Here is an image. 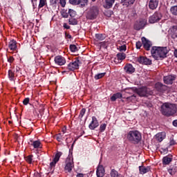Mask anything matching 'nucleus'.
<instances>
[{
    "mask_svg": "<svg viewBox=\"0 0 177 177\" xmlns=\"http://www.w3.org/2000/svg\"><path fill=\"white\" fill-rule=\"evenodd\" d=\"M137 62L140 63V64H145V66H150V64H151V60L145 56L138 57Z\"/></svg>",
    "mask_w": 177,
    "mask_h": 177,
    "instance_id": "9d476101",
    "label": "nucleus"
},
{
    "mask_svg": "<svg viewBox=\"0 0 177 177\" xmlns=\"http://www.w3.org/2000/svg\"><path fill=\"white\" fill-rule=\"evenodd\" d=\"M170 12L172 13L174 16H177V6H172L170 8Z\"/></svg>",
    "mask_w": 177,
    "mask_h": 177,
    "instance_id": "4c0bfd02",
    "label": "nucleus"
},
{
    "mask_svg": "<svg viewBox=\"0 0 177 177\" xmlns=\"http://www.w3.org/2000/svg\"><path fill=\"white\" fill-rule=\"evenodd\" d=\"M171 32H174L172 35V38H177V26H174L171 28Z\"/></svg>",
    "mask_w": 177,
    "mask_h": 177,
    "instance_id": "c9c22d12",
    "label": "nucleus"
},
{
    "mask_svg": "<svg viewBox=\"0 0 177 177\" xmlns=\"http://www.w3.org/2000/svg\"><path fill=\"white\" fill-rule=\"evenodd\" d=\"M99 15V8L96 6H92L88 11L86 14V19L88 20H95Z\"/></svg>",
    "mask_w": 177,
    "mask_h": 177,
    "instance_id": "39448f33",
    "label": "nucleus"
},
{
    "mask_svg": "<svg viewBox=\"0 0 177 177\" xmlns=\"http://www.w3.org/2000/svg\"><path fill=\"white\" fill-rule=\"evenodd\" d=\"M80 8H84L88 5V0H79V4Z\"/></svg>",
    "mask_w": 177,
    "mask_h": 177,
    "instance_id": "473e14b6",
    "label": "nucleus"
},
{
    "mask_svg": "<svg viewBox=\"0 0 177 177\" xmlns=\"http://www.w3.org/2000/svg\"><path fill=\"white\" fill-rule=\"evenodd\" d=\"M161 17H162L161 13L156 12L152 16L149 17V23H151V24L157 23V21H160V20H161Z\"/></svg>",
    "mask_w": 177,
    "mask_h": 177,
    "instance_id": "1a4fd4ad",
    "label": "nucleus"
},
{
    "mask_svg": "<svg viewBox=\"0 0 177 177\" xmlns=\"http://www.w3.org/2000/svg\"><path fill=\"white\" fill-rule=\"evenodd\" d=\"M65 37H66V38H68V39H71V38H73L71 35L68 34V33H65Z\"/></svg>",
    "mask_w": 177,
    "mask_h": 177,
    "instance_id": "4d7b16f0",
    "label": "nucleus"
},
{
    "mask_svg": "<svg viewBox=\"0 0 177 177\" xmlns=\"http://www.w3.org/2000/svg\"><path fill=\"white\" fill-rule=\"evenodd\" d=\"M76 177H84V174H77Z\"/></svg>",
    "mask_w": 177,
    "mask_h": 177,
    "instance_id": "e2e57ef3",
    "label": "nucleus"
},
{
    "mask_svg": "<svg viewBox=\"0 0 177 177\" xmlns=\"http://www.w3.org/2000/svg\"><path fill=\"white\" fill-rule=\"evenodd\" d=\"M104 75H106V73H98L94 76V78L96 81H97V80L103 78Z\"/></svg>",
    "mask_w": 177,
    "mask_h": 177,
    "instance_id": "f704fd0d",
    "label": "nucleus"
},
{
    "mask_svg": "<svg viewBox=\"0 0 177 177\" xmlns=\"http://www.w3.org/2000/svg\"><path fill=\"white\" fill-rule=\"evenodd\" d=\"M127 139L131 143H133L134 145H138L140 140H142V133L139 132L138 130L130 131L127 134Z\"/></svg>",
    "mask_w": 177,
    "mask_h": 177,
    "instance_id": "7ed1b4c3",
    "label": "nucleus"
},
{
    "mask_svg": "<svg viewBox=\"0 0 177 177\" xmlns=\"http://www.w3.org/2000/svg\"><path fill=\"white\" fill-rule=\"evenodd\" d=\"M68 23L71 26H77L78 21L75 18H71L68 19Z\"/></svg>",
    "mask_w": 177,
    "mask_h": 177,
    "instance_id": "7c9ffc66",
    "label": "nucleus"
},
{
    "mask_svg": "<svg viewBox=\"0 0 177 177\" xmlns=\"http://www.w3.org/2000/svg\"><path fill=\"white\" fill-rule=\"evenodd\" d=\"M28 144L30 146H32L34 149H41L42 147V144L41 143V140H30V142Z\"/></svg>",
    "mask_w": 177,
    "mask_h": 177,
    "instance_id": "dca6fc26",
    "label": "nucleus"
},
{
    "mask_svg": "<svg viewBox=\"0 0 177 177\" xmlns=\"http://www.w3.org/2000/svg\"><path fill=\"white\" fill-rule=\"evenodd\" d=\"M65 162V171H66V172H71V171H73V168H74V159L73 158V156L69 155L66 158Z\"/></svg>",
    "mask_w": 177,
    "mask_h": 177,
    "instance_id": "0eeeda50",
    "label": "nucleus"
},
{
    "mask_svg": "<svg viewBox=\"0 0 177 177\" xmlns=\"http://www.w3.org/2000/svg\"><path fill=\"white\" fill-rule=\"evenodd\" d=\"M136 92L140 97H147L148 96H150V95L153 94V92L149 91L147 87L136 88Z\"/></svg>",
    "mask_w": 177,
    "mask_h": 177,
    "instance_id": "423d86ee",
    "label": "nucleus"
},
{
    "mask_svg": "<svg viewBox=\"0 0 177 177\" xmlns=\"http://www.w3.org/2000/svg\"><path fill=\"white\" fill-rule=\"evenodd\" d=\"M160 111L162 113V115L171 117V115L176 114L177 106L176 104L165 102L160 106Z\"/></svg>",
    "mask_w": 177,
    "mask_h": 177,
    "instance_id": "f257e3e1",
    "label": "nucleus"
},
{
    "mask_svg": "<svg viewBox=\"0 0 177 177\" xmlns=\"http://www.w3.org/2000/svg\"><path fill=\"white\" fill-rule=\"evenodd\" d=\"M135 1L136 0H121L120 3L124 6H129L131 5H133L135 3Z\"/></svg>",
    "mask_w": 177,
    "mask_h": 177,
    "instance_id": "393cba45",
    "label": "nucleus"
},
{
    "mask_svg": "<svg viewBox=\"0 0 177 177\" xmlns=\"http://www.w3.org/2000/svg\"><path fill=\"white\" fill-rule=\"evenodd\" d=\"M95 37L96 41H104L106 39V34L96 33Z\"/></svg>",
    "mask_w": 177,
    "mask_h": 177,
    "instance_id": "a878e982",
    "label": "nucleus"
},
{
    "mask_svg": "<svg viewBox=\"0 0 177 177\" xmlns=\"http://www.w3.org/2000/svg\"><path fill=\"white\" fill-rule=\"evenodd\" d=\"M107 13H108V17H111V15H113V11L109 10L107 12Z\"/></svg>",
    "mask_w": 177,
    "mask_h": 177,
    "instance_id": "bf43d9fd",
    "label": "nucleus"
},
{
    "mask_svg": "<svg viewBox=\"0 0 177 177\" xmlns=\"http://www.w3.org/2000/svg\"><path fill=\"white\" fill-rule=\"evenodd\" d=\"M85 113H86V109L85 108L82 109L79 115V118L82 119L84 115H85Z\"/></svg>",
    "mask_w": 177,
    "mask_h": 177,
    "instance_id": "79ce46f5",
    "label": "nucleus"
},
{
    "mask_svg": "<svg viewBox=\"0 0 177 177\" xmlns=\"http://www.w3.org/2000/svg\"><path fill=\"white\" fill-rule=\"evenodd\" d=\"M56 140H57V142H62V140H64V138L63 137V136H62V133H58L56 136Z\"/></svg>",
    "mask_w": 177,
    "mask_h": 177,
    "instance_id": "37998d69",
    "label": "nucleus"
},
{
    "mask_svg": "<svg viewBox=\"0 0 177 177\" xmlns=\"http://www.w3.org/2000/svg\"><path fill=\"white\" fill-rule=\"evenodd\" d=\"M30 103V98L26 97L24 100L23 101V104H24V106H27V104H28Z\"/></svg>",
    "mask_w": 177,
    "mask_h": 177,
    "instance_id": "8fccbe9b",
    "label": "nucleus"
},
{
    "mask_svg": "<svg viewBox=\"0 0 177 177\" xmlns=\"http://www.w3.org/2000/svg\"><path fill=\"white\" fill-rule=\"evenodd\" d=\"M97 127H99V122L97 121V118H96V117L95 116H93L92 121L88 125V128L89 129L93 130V129H96Z\"/></svg>",
    "mask_w": 177,
    "mask_h": 177,
    "instance_id": "4468645a",
    "label": "nucleus"
},
{
    "mask_svg": "<svg viewBox=\"0 0 177 177\" xmlns=\"http://www.w3.org/2000/svg\"><path fill=\"white\" fill-rule=\"evenodd\" d=\"M66 128H63V129H62V132H63V133H66Z\"/></svg>",
    "mask_w": 177,
    "mask_h": 177,
    "instance_id": "774afa93",
    "label": "nucleus"
},
{
    "mask_svg": "<svg viewBox=\"0 0 177 177\" xmlns=\"http://www.w3.org/2000/svg\"><path fill=\"white\" fill-rule=\"evenodd\" d=\"M174 55L175 56V57H177V49H176L174 52Z\"/></svg>",
    "mask_w": 177,
    "mask_h": 177,
    "instance_id": "0e129e2a",
    "label": "nucleus"
},
{
    "mask_svg": "<svg viewBox=\"0 0 177 177\" xmlns=\"http://www.w3.org/2000/svg\"><path fill=\"white\" fill-rule=\"evenodd\" d=\"M32 157H34V156L29 155V156L25 157L24 158H25L26 161L28 162V164H32Z\"/></svg>",
    "mask_w": 177,
    "mask_h": 177,
    "instance_id": "ea45409f",
    "label": "nucleus"
},
{
    "mask_svg": "<svg viewBox=\"0 0 177 177\" xmlns=\"http://www.w3.org/2000/svg\"><path fill=\"white\" fill-rule=\"evenodd\" d=\"M35 177H41V175L39 173L35 174Z\"/></svg>",
    "mask_w": 177,
    "mask_h": 177,
    "instance_id": "338daca9",
    "label": "nucleus"
},
{
    "mask_svg": "<svg viewBox=\"0 0 177 177\" xmlns=\"http://www.w3.org/2000/svg\"><path fill=\"white\" fill-rule=\"evenodd\" d=\"M114 2H115V0H105V5L104 6V8L105 9H111V8H113V5H114Z\"/></svg>",
    "mask_w": 177,
    "mask_h": 177,
    "instance_id": "5701e85b",
    "label": "nucleus"
},
{
    "mask_svg": "<svg viewBox=\"0 0 177 177\" xmlns=\"http://www.w3.org/2000/svg\"><path fill=\"white\" fill-rule=\"evenodd\" d=\"M73 140V138H66V142L67 144L70 143V140Z\"/></svg>",
    "mask_w": 177,
    "mask_h": 177,
    "instance_id": "680f3d73",
    "label": "nucleus"
},
{
    "mask_svg": "<svg viewBox=\"0 0 177 177\" xmlns=\"http://www.w3.org/2000/svg\"><path fill=\"white\" fill-rule=\"evenodd\" d=\"M8 78L10 81H15V73L12 70L8 71Z\"/></svg>",
    "mask_w": 177,
    "mask_h": 177,
    "instance_id": "2f4dec72",
    "label": "nucleus"
},
{
    "mask_svg": "<svg viewBox=\"0 0 177 177\" xmlns=\"http://www.w3.org/2000/svg\"><path fill=\"white\" fill-rule=\"evenodd\" d=\"M57 2H59V0H50V5L51 6H55L57 5Z\"/></svg>",
    "mask_w": 177,
    "mask_h": 177,
    "instance_id": "de8ad7c7",
    "label": "nucleus"
},
{
    "mask_svg": "<svg viewBox=\"0 0 177 177\" xmlns=\"http://www.w3.org/2000/svg\"><path fill=\"white\" fill-rule=\"evenodd\" d=\"M121 97H122V94L121 93H116L111 97V102H115L117 99H121Z\"/></svg>",
    "mask_w": 177,
    "mask_h": 177,
    "instance_id": "bb28decb",
    "label": "nucleus"
},
{
    "mask_svg": "<svg viewBox=\"0 0 177 177\" xmlns=\"http://www.w3.org/2000/svg\"><path fill=\"white\" fill-rule=\"evenodd\" d=\"M149 8L151 10H154L158 8V0H150L149 1Z\"/></svg>",
    "mask_w": 177,
    "mask_h": 177,
    "instance_id": "f3484780",
    "label": "nucleus"
},
{
    "mask_svg": "<svg viewBox=\"0 0 177 177\" xmlns=\"http://www.w3.org/2000/svg\"><path fill=\"white\" fill-rule=\"evenodd\" d=\"M151 53L156 60L158 59H165L168 54V48L167 47L153 46L151 50Z\"/></svg>",
    "mask_w": 177,
    "mask_h": 177,
    "instance_id": "f03ea898",
    "label": "nucleus"
},
{
    "mask_svg": "<svg viewBox=\"0 0 177 177\" xmlns=\"http://www.w3.org/2000/svg\"><path fill=\"white\" fill-rule=\"evenodd\" d=\"M97 177H104V168L102 165H99L97 168Z\"/></svg>",
    "mask_w": 177,
    "mask_h": 177,
    "instance_id": "412c9836",
    "label": "nucleus"
},
{
    "mask_svg": "<svg viewBox=\"0 0 177 177\" xmlns=\"http://www.w3.org/2000/svg\"><path fill=\"white\" fill-rule=\"evenodd\" d=\"M139 174L140 175H145V174H147V172H150V166L145 167V166H139Z\"/></svg>",
    "mask_w": 177,
    "mask_h": 177,
    "instance_id": "6ab92c4d",
    "label": "nucleus"
},
{
    "mask_svg": "<svg viewBox=\"0 0 177 177\" xmlns=\"http://www.w3.org/2000/svg\"><path fill=\"white\" fill-rule=\"evenodd\" d=\"M19 71H20V67L16 66V72L19 73Z\"/></svg>",
    "mask_w": 177,
    "mask_h": 177,
    "instance_id": "69168bd1",
    "label": "nucleus"
},
{
    "mask_svg": "<svg viewBox=\"0 0 177 177\" xmlns=\"http://www.w3.org/2000/svg\"><path fill=\"white\" fill-rule=\"evenodd\" d=\"M173 125L174 127H177V120L173 121Z\"/></svg>",
    "mask_w": 177,
    "mask_h": 177,
    "instance_id": "052dcab7",
    "label": "nucleus"
},
{
    "mask_svg": "<svg viewBox=\"0 0 177 177\" xmlns=\"http://www.w3.org/2000/svg\"><path fill=\"white\" fill-rule=\"evenodd\" d=\"M175 80H176V75H168L163 77V82L166 84V85H172Z\"/></svg>",
    "mask_w": 177,
    "mask_h": 177,
    "instance_id": "6e6552de",
    "label": "nucleus"
},
{
    "mask_svg": "<svg viewBox=\"0 0 177 177\" xmlns=\"http://www.w3.org/2000/svg\"><path fill=\"white\" fill-rule=\"evenodd\" d=\"M156 139L158 140V142H162L163 140L165 139V132H161L159 133H157L156 135Z\"/></svg>",
    "mask_w": 177,
    "mask_h": 177,
    "instance_id": "b1692460",
    "label": "nucleus"
},
{
    "mask_svg": "<svg viewBox=\"0 0 177 177\" xmlns=\"http://www.w3.org/2000/svg\"><path fill=\"white\" fill-rule=\"evenodd\" d=\"M59 3L62 8L66 6V0H59Z\"/></svg>",
    "mask_w": 177,
    "mask_h": 177,
    "instance_id": "6e6d98bb",
    "label": "nucleus"
},
{
    "mask_svg": "<svg viewBox=\"0 0 177 177\" xmlns=\"http://www.w3.org/2000/svg\"><path fill=\"white\" fill-rule=\"evenodd\" d=\"M119 50L120 52H122L123 50L125 51L127 50V46L125 44L121 46H119Z\"/></svg>",
    "mask_w": 177,
    "mask_h": 177,
    "instance_id": "3c124183",
    "label": "nucleus"
},
{
    "mask_svg": "<svg viewBox=\"0 0 177 177\" xmlns=\"http://www.w3.org/2000/svg\"><path fill=\"white\" fill-rule=\"evenodd\" d=\"M54 62L57 66H64L66 64V58L62 55H57L54 58Z\"/></svg>",
    "mask_w": 177,
    "mask_h": 177,
    "instance_id": "f8f14e48",
    "label": "nucleus"
},
{
    "mask_svg": "<svg viewBox=\"0 0 177 177\" xmlns=\"http://www.w3.org/2000/svg\"><path fill=\"white\" fill-rule=\"evenodd\" d=\"M111 177H123L121 174H119L115 169H112L110 172Z\"/></svg>",
    "mask_w": 177,
    "mask_h": 177,
    "instance_id": "cd10ccee",
    "label": "nucleus"
},
{
    "mask_svg": "<svg viewBox=\"0 0 177 177\" xmlns=\"http://www.w3.org/2000/svg\"><path fill=\"white\" fill-rule=\"evenodd\" d=\"M63 155L62 152L57 151L55 154V158H53L54 161H57L58 162L59 160H60V157Z\"/></svg>",
    "mask_w": 177,
    "mask_h": 177,
    "instance_id": "72a5a7b5",
    "label": "nucleus"
},
{
    "mask_svg": "<svg viewBox=\"0 0 177 177\" xmlns=\"http://www.w3.org/2000/svg\"><path fill=\"white\" fill-rule=\"evenodd\" d=\"M172 155H168L167 156L163 157L162 158V164L163 165H169L171 162H172L173 160Z\"/></svg>",
    "mask_w": 177,
    "mask_h": 177,
    "instance_id": "a211bd4d",
    "label": "nucleus"
},
{
    "mask_svg": "<svg viewBox=\"0 0 177 177\" xmlns=\"http://www.w3.org/2000/svg\"><path fill=\"white\" fill-rule=\"evenodd\" d=\"M45 5H47L46 0H39V9L44 8Z\"/></svg>",
    "mask_w": 177,
    "mask_h": 177,
    "instance_id": "a19ab883",
    "label": "nucleus"
},
{
    "mask_svg": "<svg viewBox=\"0 0 177 177\" xmlns=\"http://www.w3.org/2000/svg\"><path fill=\"white\" fill-rule=\"evenodd\" d=\"M124 71L127 74H132L135 71V68L132 64H127L124 66Z\"/></svg>",
    "mask_w": 177,
    "mask_h": 177,
    "instance_id": "aec40b11",
    "label": "nucleus"
},
{
    "mask_svg": "<svg viewBox=\"0 0 177 177\" xmlns=\"http://www.w3.org/2000/svg\"><path fill=\"white\" fill-rule=\"evenodd\" d=\"M8 48L10 49V50H16V49H17V42L16 40L12 39L10 41L8 44Z\"/></svg>",
    "mask_w": 177,
    "mask_h": 177,
    "instance_id": "4be33fe9",
    "label": "nucleus"
},
{
    "mask_svg": "<svg viewBox=\"0 0 177 177\" xmlns=\"http://www.w3.org/2000/svg\"><path fill=\"white\" fill-rule=\"evenodd\" d=\"M69 49L71 52L73 53L77 52V50H78V48L77 47V46H75V44H71L69 46Z\"/></svg>",
    "mask_w": 177,
    "mask_h": 177,
    "instance_id": "e433bc0d",
    "label": "nucleus"
},
{
    "mask_svg": "<svg viewBox=\"0 0 177 177\" xmlns=\"http://www.w3.org/2000/svg\"><path fill=\"white\" fill-rule=\"evenodd\" d=\"M7 60H8V63L12 64V63H13L15 62V57H13V56H10V57H8Z\"/></svg>",
    "mask_w": 177,
    "mask_h": 177,
    "instance_id": "09e8293b",
    "label": "nucleus"
},
{
    "mask_svg": "<svg viewBox=\"0 0 177 177\" xmlns=\"http://www.w3.org/2000/svg\"><path fill=\"white\" fill-rule=\"evenodd\" d=\"M136 46L137 49H140V48H142V41H137L136 44Z\"/></svg>",
    "mask_w": 177,
    "mask_h": 177,
    "instance_id": "864d4df0",
    "label": "nucleus"
},
{
    "mask_svg": "<svg viewBox=\"0 0 177 177\" xmlns=\"http://www.w3.org/2000/svg\"><path fill=\"white\" fill-rule=\"evenodd\" d=\"M80 68V57H76L70 62L66 67V71L64 73H68V71H75Z\"/></svg>",
    "mask_w": 177,
    "mask_h": 177,
    "instance_id": "20e7f679",
    "label": "nucleus"
},
{
    "mask_svg": "<svg viewBox=\"0 0 177 177\" xmlns=\"http://www.w3.org/2000/svg\"><path fill=\"white\" fill-rule=\"evenodd\" d=\"M146 21L141 20L140 21H137L134 24V30L139 31V30H142V28H145V26H146Z\"/></svg>",
    "mask_w": 177,
    "mask_h": 177,
    "instance_id": "2eb2a0df",
    "label": "nucleus"
},
{
    "mask_svg": "<svg viewBox=\"0 0 177 177\" xmlns=\"http://www.w3.org/2000/svg\"><path fill=\"white\" fill-rule=\"evenodd\" d=\"M169 174L171 176L175 175L176 174V167L175 166H170L169 169H167Z\"/></svg>",
    "mask_w": 177,
    "mask_h": 177,
    "instance_id": "c85d7f7f",
    "label": "nucleus"
},
{
    "mask_svg": "<svg viewBox=\"0 0 177 177\" xmlns=\"http://www.w3.org/2000/svg\"><path fill=\"white\" fill-rule=\"evenodd\" d=\"M116 56L118 60H124V59L127 57V55L124 53H119Z\"/></svg>",
    "mask_w": 177,
    "mask_h": 177,
    "instance_id": "c756f323",
    "label": "nucleus"
},
{
    "mask_svg": "<svg viewBox=\"0 0 177 177\" xmlns=\"http://www.w3.org/2000/svg\"><path fill=\"white\" fill-rule=\"evenodd\" d=\"M69 3H71V5H73L74 6L80 5L79 0H69Z\"/></svg>",
    "mask_w": 177,
    "mask_h": 177,
    "instance_id": "c03bdc74",
    "label": "nucleus"
},
{
    "mask_svg": "<svg viewBox=\"0 0 177 177\" xmlns=\"http://www.w3.org/2000/svg\"><path fill=\"white\" fill-rule=\"evenodd\" d=\"M62 17H64V19H67V18H68V13H67V12H66V11H63L62 12Z\"/></svg>",
    "mask_w": 177,
    "mask_h": 177,
    "instance_id": "603ef678",
    "label": "nucleus"
},
{
    "mask_svg": "<svg viewBox=\"0 0 177 177\" xmlns=\"http://www.w3.org/2000/svg\"><path fill=\"white\" fill-rule=\"evenodd\" d=\"M155 89L156 91L160 92V93H164V92H165V91L168 89V87L161 82H157L155 84Z\"/></svg>",
    "mask_w": 177,
    "mask_h": 177,
    "instance_id": "9b49d317",
    "label": "nucleus"
},
{
    "mask_svg": "<svg viewBox=\"0 0 177 177\" xmlns=\"http://www.w3.org/2000/svg\"><path fill=\"white\" fill-rule=\"evenodd\" d=\"M57 162V161H56V160H55V159H53V160L50 163V168L55 167Z\"/></svg>",
    "mask_w": 177,
    "mask_h": 177,
    "instance_id": "5fc2aeb1",
    "label": "nucleus"
},
{
    "mask_svg": "<svg viewBox=\"0 0 177 177\" xmlns=\"http://www.w3.org/2000/svg\"><path fill=\"white\" fill-rule=\"evenodd\" d=\"M175 145H176V141H175V140L174 139V136H172L170 138L169 146H175Z\"/></svg>",
    "mask_w": 177,
    "mask_h": 177,
    "instance_id": "a18cd8bd",
    "label": "nucleus"
},
{
    "mask_svg": "<svg viewBox=\"0 0 177 177\" xmlns=\"http://www.w3.org/2000/svg\"><path fill=\"white\" fill-rule=\"evenodd\" d=\"M142 44L143 45V47L145 50H150V48H151V46L153 45L151 44V41L150 40L147 39L146 37H142L141 39Z\"/></svg>",
    "mask_w": 177,
    "mask_h": 177,
    "instance_id": "ddd939ff",
    "label": "nucleus"
},
{
    "mask_svg": "<svg viewBox=\"0 0 177 177\" xmlns=\"http://www.w3.org/2000/svg\"><path fill=\"white\" fill-rule=\"evenodd\" d=\"M63 27H64V28H66V30H70V26L67 25V24H64Z\"/></svg>",
    "mask_w": 177,
    "mask_h": 177,
    "instance_id": "13d9d810",
    "label": "nucleus"
},
{
    "mask_svg": "<svg viewBox=\"0 0 177 177\" xmlns=\"http://www.w3.org/2000/svg\"><path fill=\"white\" fill-rule=\"evenodd\" d=\"M68 15H69V16H71V17H74V16H75V11H74V10L70 8L68 10Z\"/></svg>",
    "mask_w": 177,
    "mask_h": 177,
    "instance_id": "49530a36",
    "label": "nucleus"
},
{
    "mask_svg": "<svg viewBox=\"0 0 177 177\" xmlns=\"http://www.w3.org/2000/svg\"><path fill=\"white\" fill-rule=\"evenodd\" d=\"M106 127H107V124H106V123L100 124V133H102V132H104L106 131Z\"/></svg>",
    "mask_w": 177,
    "mask_h": 177,
    "instance_id": "58836bf2",
    "label": "nucleus"
}]
</instances>
